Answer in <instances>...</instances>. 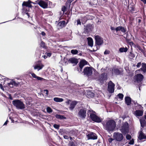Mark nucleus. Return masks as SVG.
<instances>
[{"instance_id": "nucleus-1", "label": "nucleus", "mask_w": 146, "mask_h": 146, "mask_svg": "<svg viewBox=\"0 0 146 146\" xmlns=\"http://www.w3.org/2000/svg\"><path fill=\"white\" fill-rule=\"evenodd\" d=\"M103 124L104 128L109 131H113L116 127V123L113 120L106 121Z\"/></svg>"}, {"instance_id": "nucleus-2", "label": "nucleus", "mask_w": 146, "mask_h": 146, "mask_svg": "<svg viewBox=\"0 0 146 146\" xmlns=\"http://www.w3.org/2000/svg\"><path fill=\"white\" fill-rule=\"evenodd\" d=\"M93 113H95V111L92 110H89L88 111V115H90V117L91 119L95 122L98 123L101 122L102 120L101 119Z\"/></svg>"}, {"instance_id": "nucleus-3", "label": "nucleus", "mask_w": 146, "mask_h": 146, "mask_svg": "<svg viewBox=\"0 0 146 146\" xmlns=\"http://www.w3.org/2000/svg\"><path fill=\"white\" fill-rule=\"evenodd\" d=\"M12 104L17 109L22 110L25 108L24 104L19 100H16L13 101Z\"/></svg>"}, {"instance_id": "nucleus-4", "label": "nucleus", "mask_w": 146, "mask_h": 146, "mask_svg": "<svg viewBox=\"0 0 146 146\" xmlns=\"http://www.w3.org/2000/svg\"><path fill=\"white\" fill-rule=\"evenodd\" d=\"M122 3H123L125 5L128 6V9L129 11L132 12L135 11L134 5L132 1H123Z\"/></svg>"}, {"instance_id": "nucleus-5", "label": "nucleus", "mask_w": 146, "mask_h": 146, "mask_svg": "<svg viewBox=\"0 0 146 146\" xmlns=\"http://www.w3.org/2000/svg\"><path fill=\"white\" fill-rule=\"evenodd\" d=\"M86 109L84 108H82L80 109L78 113V116L79 117L82 119H84L86 117Z\"/></svg>"}, {"instance_id": "nucleus-6", "label": "nucleus", "mask_w": 146, "mask_h": 146, "mask_svg": "<svg viewBox=\"0 0 146 146\" xmlns=\"http://www.w3.org/2000/svg\"><path fill=\"white\" fill-rule=\"evenodd\" d=\"M92 69L91 67H87L85 68L83 72L84 75L89 76L92 74Z\"/></svg>"}, {"instance_id": "nucleus-7", "label": "nucleus", "mask_w": 146, "mask_h": 146, "mask_svg": "<svg viewBox=\"0 0 146 146\" xmlns=\"http://www.w3.org/2000/svg\"><path fill=\"white\" fill-rule=\"evenodd\" d=\"M114 139L117 141H121L123 138V135L119 132H115L113 134Z\"/></svg>"}, {"instance_id": "nucleus-8", "label": "nucleus", "mask_w": 146, "mask_h": 146, "mask_svg": "<svg viewBox=\"0 0 146 146\" xmlns=\"http://www.w3.org/2000/svg\"><path fill=\"white\" fill-rule=\"evenodd\" d=\"M114 84L110 81L108 83V90L109 93H112L114 92Z\"/></svg>"}, {"instance_id": "nucleus-9", "label": "nucleus", "mask_w": 146, "mask_h": 146, "mask_svg": "<svg viewBox=\"0 0 146 146\" xmlns=\"http://www.w3.org/2000/svg\"><path fill=\"white\" fill-rule=\"evenodd\" d=\"M95 44L98 45H101L103 43V38L98 35L95 36Z\"/></svg>"}, {"instance_id": "nucleus-10", "label": "nucleus", "mask_w": 146, "mask_h": 146, "mask_svg": "<svg viewBox=\"0 0 146 146\" xmlns=\"http://www.w3.org/2000/svg\"><path fill=\"white\" fill-rule=\"evenodd\" d=\"M128 128V124L125 122L123 124L121 129V131L122 133H125L127 132Z\"/></svg>"}, {"instance_id": "nucleus-11", "label": "nucleus", "mask_w": 146, "mask_h": 146, "mask_svg": "<svg viewBox=\"0 0 146 146\" xmlns=\"http://www.w3.org/2000/svg\"><path fill=\"white\" fill-rule=\"evenodd\" d=\"M107 79L106 74L104 73L102 74L99 76L98 80L101 83H103L104 80Z\"/></svg>"}, {"instance_id": "nucleus-12", "label": "nucleus", "mask_w": 146, "mask_h": 146, "mask_svg": "<svg viewBox=\"0 0 146 146\" xmlns=\"http://www.w3.org/2000/svg\"><path fill=\"white\" fill-rule=\"evenodd\" d=\"M135 78L137 82H140L143 79L144 76L141 74H137L135 75Z\"/></svg>"}, {"instance_id": "nucleus-13", "label": "nucleus", "mask_w": 146, "mask_h": 146, "mask_svg": "<svg viewBox=\"0 0 146 146\" xmlns=\"http://www.w3.org/2000/svg\"><path fill=\"white\" fill-rule=\"evenodd\" d=\"M33 66L35 70H37L38 71L39 70H41L44 66L41 62H39Z\"/></svg>"}, {"instance_id": "nucleus-14", "label": "nucleus", "mask_w": 146, "mask_h": 146, "mask_svg": "<svg viewBox=\"0 0 146 146\" xmlns=\"http://www.w3.org/2000/svg\"><path fill=\"white\" fill-rule=\"evenodd\" d=\"M88 139H96L97 138L96 134L94 133H91L87 135Z\"/></svg>"}, {"instance_id": "nucleus-15", "label": "nucleus", "mask_w": 146, "mask_h": 146, "mask_svg": "<svg viewBox=\"0 0 146 146\" xmlns=\"http://www.w3.org/2000/svg\"><path fill=\"white\" fill-rule=\"evenodd\" d=\"M87 62L85 60H82L80 62L79 64V67L80 69V71L78 70L79 72H82V68L84 65H87Z\"/></svg>"}, {"instance_id": "nucleus-16", "label": "nucleus", "mask_w": 146, "mask_h": 146, "mask_svg": "<svg viewBox=\"0 0 146 146\" xmlns=\"http://www.w3.org/2000/svg\"><path fill=\"white\" fill-rule=\"evenodd\" d=\"M38 4L40 7L44 9L47 8L48 6V3L43 1H40Z\"/></svg>"}, {"instance_id": "nucleus-17", "label": "nucleus", "mask_w": 146, "mask_h": 146, "mask_svg": "<svg viewBox=\"0 0 146 146\" xmlns=\"http://www.w3.org/2000/svg\"><path fill=\"white\" fill-rule=\"evenodd\" d=\"M143 72V74L146 73V64L143 63L142 64L141 68L138 70Z\"/></svg>"}, {"instance_id": "nucleus-18", "label": "nucleus", "mask_w": 146, "mask_h": 146, "mask_svg": "<svg viewBox=\"0 0 146 146\" xmlns=\"http://www.w3.org/2000/svg\"><path fill=\"white\" fill-rule=\"evenodd\" d=\"M120 31L123 33H125L126 31V29L122 26H119L116 28V31L117 32Z\"/></svg>"}, {"instance_id": "nucleus-19", "label": "nucleus", "mask_w": 146, "mask_h": 146, "mask_svg": "<svg viewBox=\"0 0 146 146\" xmlns=\"http://www.w3.org/2000/svg\"><path fill=\"white\" fill-rule=\"evenodd\" d=\"M78 102L75 101H73L70 104L69 109L71 110H72L74 108L75 106L77 104Z\"/></svg>"}, {"instance_id": "nucleus-20", "label": "nucleus", "mask_w": 146, "mask_h": 146, "mask_svg": "<svg viewBox=\"0 0 146 146\" xmlns=\"http://www.w3.org/2000/svg\"><path fill=\"white\" fill-rule=\"evenodd\" d=\"M138 138L140 140L146 139V135L142 131H141L139 133Z\"/></svg>"}, {"instance_id": "nucleus-21", "label": "nucleus", "mask_w": 146, "mask_h": 146, "mask_svg": "<svg viewBox=\"0 0 146 146\" xmlns=\"http://www.w3.org/2000/svg\"><path fill=\"white\" fill-rule=\"evenodd\" d=\"M69 62L76 65L78 62V60L77 59L73 58H70L69 60Z\"/></svg>"}, {"instance_id": "nucleus-22", "label": "nucleus", "mask_w": 146, "mask_h": 146, "mask_svg": "<svg viewBox=\"0 0 146 146\" xmlns=\"http://www.w3.org/2000/svg\"><path fill=\"white\" fill-rule=\"evenodd\" d=\"M88 44L89 46L92 47L93 46V41L91 37L87 38Z\"/></svg>"}, {"instance_id": "nucleus-23", "label": "nucleus", "mask_w": 146, "mask_h": 146, "mask_svg": "<svg viewBox=\"0 0 146 146\" xmlns=\"http://www.w3.org/2000/svg\"><path fill=\"white\" fill-rule=\"evenodd\" d=\"M31 3H33L31 2L30 1H28L27 2L24 1L22 4V5L31 7H32V5L31 4Z\"/></svg>"}, {"instance_id": "nucleus-24", "label": "nucleus", "mask_w": 146, "mask_h": 146, "mask_svg": "<svg viewBox=\"0 0 146 146\" xmlns=\"http://www.w3.org/2000/svg\"><path fill=\"white\" fill-rule=\"evenodd\" d=\"M125 103L127 105H129L130 104L131 102V100L130 97L127 96L125 98Z\"/></svg>"}, {"instance_id": "nucleus-25", "label": "nucleus", "mask_w": 146, "mask_h": 146, "mask_svg": "<svg viewBox=\"0 0 146 146\" xmlns=\"http://www.w3.org/2000/svg\"><path fill=\"white\" fill-rule=\"evenodd\" d=\"M19 84L16 83L14 81L12 80L10 83H8V85L10 87L13 88V86H17Z\"/></svg>"}, {"instance_id": "nucleus-26", "label": "nucleus", "mask_w": 146, "mask_h": 146, "mask_svg": "<svg viewBox=\"0 0 146 146\" xmlns=\"http://www.w3.org/2000/svg\"><path fill=\"white\" fill-rule=\"evenodd\" d=\"M143 113V112L140 110H136L135 112V114L136 116H142Z\"/></svg>"}, {"instance_id": "nucleus-27", "label": "nucleus", "mask_w": 146, "mask_h": 146, "mask_svg": "<svg viewBox=\"0 0 146 146\" xmlns=\"http://www.w3.org/2000/svg\"><path fill=\"white\" fill-rule=\"evenodd\" d=\"M31 74L32 76V77L33 78H36L38 80H44V78H42L37 76L36 75V74L34 73H31Z\"/></svg>"}, {"instance_id": "nucleus-28", "label": "nucleus", "mask_w": 146, "mask_h": 146, "mask_svg": "<svg viewBox=\"0 0 146 146\" xmlns=\"http://www.w3.org/2000/svg\"><path fill=\"white\" fill-rule=\"evenodd\" d=\"M140 121L141 127H143L145 126V124L146 123L145 120L143 118H142L140 119Z\"/></svg>"}, {"instance_id": "nucleus-29", "label": "nucleus", "mask_w": 146, "mask_h": 146, "mask_svg": "<svg viewBox=\"0 0 146 146\" xmlns=\"http://www.w3.org/2000/svg\"><path fill=\"white\" fill-rule=\"evenodd\" d=\"M91 25L90 24H89L86 26L85 29L86 32H88L91 31Z\"/></svg>"}, {"instance_id": "nucleus-30", "label": "nucleus", "mask_w": 146, "mask_h": 146, "mask_svg": "<svg viewBox=\"0 0 146 146\" xmlns=\"http://www.w3.org/2000/svg\"><path fill=\"white\" fill-rule=\"evenodd\" d=\"M54 100L56 102H61L63 101V99L62 98L55 97L54 98Z\"/></svg>"}, {"instance_id": "nucleus-31", "label": "nucleus", "mask_w": 146, "mask_h": 146, "mask_svg": "<svg viewBox=\"0 0 146 146\" xmlns=\"http://www.w3.org/2000/svg\"><path fill=\"white\" fill-rule=\"evenodd\" d=\"M128 50L127 48L121 47L119 49V51L120 52H126Z\"/></svg>"}, {"instance_id": "nucleus-32", "label": "nucleus", "mask_w": 146, "mask_h": 146, "mask_svg": "<svg viewBox=\"0 0 146 146\" xmlns=\"http://www.w3.org/2000/svg\"><path fill=\"white\" fill-rule=\"evenodd\" d=\"M56 118L60 119H66V118L63 116L59 114H56Z\"/></svg>"}, {"instance_id": "nucleus-33", "label": "nucleus", "mask_w": 146, "mask_h": 146, "mask_svg": "<svg viewBox=\"0 0 146 146\" xmlns=\"http://www.w3.org/2000/svg\"><path fill=\"white\" fill-rule=\"evenodd\" d=\"M113 73L116 75H119L121 73L120 71L117 69H114L113 71Z\"/></svg>"}, {"instance_id": "nucleus-34", "label": "nucleus", "mask_w": 146, "mask_h": 146, "mask_svg": "<svg viewBox=\"0 0 146 146\" xmlns=\"http://www.w3.org/2000/svg\"><path fill=\"white\" fill-rule=\"evenodd\" d=\"M71 52L73 54H76L78 53V51L76 49H73L71 50Z\"/></svg>"}, {"instance_id": "nucleus-35", "label": "nucleus", "mask_w": 146, "mask_h": 146, "mask_svg": "<svg viewBox=\"0 0 146 146\" xmlns=\"http://www.w3.org/2000/svg\"><path fill=\"white\" fill-rule=\"evenodd\" d=\"M87 18L85 17H84L81 19V21L82 24H84L86 22Z\"/></svg>"}, {"instance_id": "nucleus-36", "label": "nucleus", "mask_w": 146, "mask_h": 146, "mask_svg": "<svg viewBox=\"0 0 146 146\" xmlns=\"http://www.w3.org/2000/svg\"><path fill=\"white\" fill-rule=\"evenodd\" d=\"M117 96L120 99V100H121L123 99V95L122 94H119Z\"/></svg>"}, {"instance_id": "nucleus-37", "label": "nucleus", "mask_w": 146, "mask_h": 146, "mask_svg": "<svg viewBox=\"0 0 146 146\" xmlns=\"http://www.w3.org/2000/svg\"><path fill=\"white\" fill-rule=\"evenodd\" d=\"M135 57L134 55L132 52H130L129 54V58L131 59Z\"/></svg>"}, {"instance_id": "nucleus-38", "label": "nucleus", "mask_w": 146, "mask_h": 146, "mask_svg": "<svg viewBox=\"0 0 146 146\" xmlns=\"http://www.w3.org/2000/svg\"><path fill=\"white\" fill-rule=\"evenodd\" d=\"M46 111L47 112L50 113L52 112V110L51 108L49 107H48L46 108Z\"/></svg>"}, {"instance_id": "nucleus-39", "label": "nucleus", "mask_w": 146, "mask_h": 146, "mask_svg": "<svg viewBox=\"0 0 146 146\" xmlns=\"http://www.w3.org/2000/svg\"><path fill=\"white\" fill-rule=\"evenodd\" d=\"M40 46L41 47L44 48H45L46 47L45 46V43L44 42L42 41L41 42L40 44Z\"/></svg>"}, {"instance_id": "nucleus-40", "label": "nucleus", "mask_w": 146, "mask_h": 146, "mask_svg": "<svg viewBox=\"0 0 146 146\" xmlns=\"http://www.w3.org/2000/svg\"><path fill=\"white\" fill-rule=\"evenodd\" d=\"M61 63L63 65H66V62L64 60H62L61 61Z\"/></svg>"}, {"instance_id": "nucleus-41", "label": "nucleus", "mask_w": 146, "mask_h": 146, "mask_svg": "<svg viewBox=\"0 0 146 146\" xmlns=\"http://www.w3.org/2000/svg\"><path fill=\"white\" fill-rule=\"evenodd\" d=\"M110 53V51L108 50H106L104 52V54L105 55L109 54Z\"/></svg>"}, {"instance_id": "nucleus-42", "label": "nucleus", "mask_w": 146, "mask_h": 146, "mask_svg": "<svg viewBox=\"0 0 146 146\" xmlns=\"http://www.w3.org/2000/svg\"><path fill=\"white\" fill-rule=\"evenodd\" d=\"M126 138L128 140L130 139L131 138V135L129 134H127L126 136Z\"/></svg>"}, {"instance_id": "nucleus-43", "label": "nucleus", "mask_w": 146, "mask_h": 146, "mask_svg": "<svg viewBox=\"0 0 146 146\" xmlns=\"http://www.w3.org/2000/svg\"><path fill=\"white\" fill-rule=\"evenodd\" d=\"M54 127L56 129H58L59 127V126L57 124H54L53 125Z\"/></svg>"}, {"instance_id": "nucleus-44", "label": "nucleus", "mask_w": 146, "mask_h": 146, "mask_svg": "<svg viewBox=\"0 0 146 146\" xmlns=\"http://www.w3.org/2000/svg\"><path fill=\"white\" fill-rule=\"evenodd\" d=\"M134 140L133 139H132L128 143L130 145H133L134 144Z\"/></svg>"}, {"instance_id": "nucleus-45", "label": "nucleus", "mask_w": 146, "mask_h": 146, "mask_svg": "<svg viewBox=\"0 0 146 146\" xmlns=\"http://www.w3.org/2000/svg\"><path fill=\"white\" fill-rule=\"evenodd\" d=\"M142 65V64H141V62H139L138 63L137 65L136 66L137 67V68H139Z\"/></svg>"}, {"instance_id": "nucleus-46", "label": "nucleus", "mask_w": 146, "mask_h": 146, "mask_svg": "<svg viewBox=\"0 0 146 146\" xmlns=\"http://www.w3.org/2000/svg\"><path fill=\"white\" fill-rule=\"evenodd\" d=\"M77 25H80L81 24V22H80V19H78L77 20Z\"/></svg>"}, {"instance_id": "nucleus-47", "label": "nucleus", "mask_w": 146, "mask_h": 146, "mask_svg": "<svg viewBox=\"0 0 146 146\" xmlns=\"http://www.w3.org/2000/svg\"><path fill=\"white\" fill-rule=\"evenodd\" d=\"M46 55L47 56H48L49 57H50L51 55V53H46Z\"/></svg>"}, {"instance_id": "nucleus-48", "label": "nucleus", "mask_w": 146, "mask_h": 146, "mask_svg": "<svg viewBox=\"0 0 146 146\" xmlns=\"http://www.w3.org/2000/svg\"><path fill=\"white\" fill-rule=\"evenodd\" d=\"M113 139L112 138H110L108 139V141L110 143H111L112 141L113 140Z\"/></svg>"}, {"instance_id": "nucleus-49", "label": "nucleus", "mask_w": 146, "mask_h": 146, "mask_svg": "<svg viewBox=\"0 0 146 146\" xmlns=\"http://www.w3.org/2000/svg\"><path fill=\"white\" fill-rule=\"evenodd\" d=\"M110 29L112 31H116V28H115L114 27H112L111 26L110 27Z\"/></svg>"}, {"instance_id": "nucleus-50", "label": "nucleus", "mask_w": 146, "mask_h": 146, "mask_svg": "<svg viewBox=\"0 0 146 146\" xmlns=\"http://www.w3.org/2000/svg\"><path fill=\"white\" fill-rule=\"evenodd\" d=\"M66 7H65L64 6L62 8V10L63 12H64L66 10Z\"/></svg>"}, {"instance_id": "nucleus-51", "label": "nucleus", "mask_w": 146, "mask_h": 146, "mask_svg": "<svg viewBox=\"0 0 146 146\" xmlns=\"http://www.w3.org/2000/svg\"><path fill=\"white\" fill-rule=\"evenodd\" d=\"M44 91L46 92V94L47 95H48V90H44Z\"/></svg>"}, {"instance_id": "nucleus-52", "label": "nucleus", "mask_w": 146, "mask_h": 146, "mask_svg": "<svg viewBox=\"0 0 146 146\" xmlns=\"http://www.w3.org/2000/svg\"><path fill=\"white\" fill-rule=\"evenodd\" d=\"M0 87L1 89L2 90H3V91L4 90V89L3 87V86L2 84H0Z\"/></svg>"}, {"instance_id": "nucleus-53", "label": "nucleus", "mask_w": 146, "mask_h": 146, "mask_svg": "<svg viewBox=\"0 0 146 146\" xmlns=\"http://www.w3.org/2000/svg\"><path fill=\"white\" fill-rule=\"evenodd\" d=\"M64 137L65 139H68V137L67 135H64Z\"/></svg>"}, {"instance_id": "nucleus-54", "label": "nucleus", "mask_w": 146, "mask_h": 146, "mask_svg": "<svg viewBox=\"0 0 146 146\" xmlns=\"http://www.w3.org/2000/svg\"><path fill=\"white\" fill-rule=\"evenodd\" d=\"M41 35L42 36H45V33L44 32L42 31L41 33Z\"/></svg>"}, {"instance_id": "nucleus-55", "label": "nucleus", "mask_w": 146, "mask_h": 146, "mask_svg": "<svg viewBox=\"0 0 146 146\" xmlns=\"http://www.w3.org/2000/svg\"><path fill=\"white\" fill-rule=\"evenodd\" d=\"M70 100H68V101H67L66 102V103L68 104H69L70 103Z\"/></svg>"}, {"instance_id": "nucleus-56", "label": "nucleus", "mask_w": 146, "mask_h": 146, "mask_svg": "<svg viewBox=\"0 0 146 146\" xmlns=\"http://www.w3.org/2000/svg\"><path fill=\"white\" fill-rule=\"evenodd\" d=\"M25 14L27 15L28 17H29V15L28 13L26 12V13H25Z\"/></svg>"}, {"instance_id": "nucleus-57", "label": "nucleus", "mask_w": 146, "mask_h": 146, "mask_svg": "<svg viewBox=\"0 0 146 146\" xmlns=\"http://www.w3.org/2000/svg\"><path fill=\"white\" fill-rule=\"evenodd\" d=\"M65 23V22L64 21H62V22H61V24H63V25H64Z\"/></svg>"}, {"instance_id": "nucleus-58", "label": "nucleus", "mask_w": 146, "mask_h": 146, "mask_svg": "<svg viewBox=\"0 0 146 146\" xmlns=\"http://www.w3.org/2000/svg\"><path fill=\"white\" fill-rule=\"evenodd\" d=\"M7 120L4 123L3 125H6L7 124Z\"/></svg>"}, {"instance_id": "nucleus-59", "label": "nucleus", "mask_w": 146, "mask_h": 146, "mask_svg": "<svg viewBox=\"0 0 146 146\" xmlns=\"http://www.w3.org/2000/svg\"><path fill=\"white\" fill-rule=\"evenodd\" d=\"M47 56L46 55H44V59H46L47 57Z\"/></svg>"}, {"instance_id": "nucleus-60", "label": "nucleus", "mask_w": 146, "mask_h": 146, "mask_svg": "<svg viewBox=\"0 0 146 146\" xmlns=\"http://www.w3.org/2000/svg\"><path fill=\"white\" fill-rule=\"evenodd\" d=\"M145 4H146V1H142Z\"/></svg>"}, {"instance_id": "nucleus-61", "label": "nucleus", "mask_w": 146, "mask_h": 146, "mask_svg": "<svg viewBox=\"0 0 146 146\" xmlns=\"http://www.w3.org/2000/svg\"><path fill=\"white\" fill-rule=\"evenodd\" d=\"M94 96V94H93V93H92V96H91V97H93Z\"/></svg>"}, {"instance_id": "nucleus-62", "label": "nucleus", "mask_w": 146, "mask_h": 146, "mask_svg": "<svg viewBox=\"0 0 146 146\" xmlns=\"http://www.w3.org/2000/svg\"><path fill=\"white\" fill-rule=\"evenodd\" d=\"M9 96H10L9 98L11 100H12V97L11 96L10 94H9Z\"/></svg>"}, {"instance_id": "nucleus-63", "label": "nucleus", "mask_w": 146, "mask_h": 146, "mask_svg": "<svg viewBox=\"0 0 146 146\" xmlns=\"http://www.w3.org/2000/svg\"><path fill=\"white\" fill-rule=\"evenodd\" d=\"M68 1V2H69V5H70V3H71V2H72V1Z\"/></svg>"}, {"instance_id": "nucleus-64", "label": "nucleus", "mask_w": 146, "mask_h": 146, "mask_svg": "<svg viewBox=\"0 0 146 146\" xmlns=\"http://www.w3.org/2000/svg\"><path fill=\"white\" fill-rule=\"evenodd\" d=\"M145 119H146V113L145 115Z\"/></svg>"}]
</instances>
